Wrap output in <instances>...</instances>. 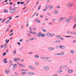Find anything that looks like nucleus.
I'll list each match as a JSON object with an SVG mask.
<instances>
[{"mask_svg": "<svg viewBox=\"0 0 76 76\" xmlns=\"http://www.w3.org/2000/svg\"><path fill=\"white\" fill-rule=\"evenodd\" d=\"M55 37H56V38H58V39H60L61 40H62L63 41H64V39L60 36L58 35L57 36V35H55Z\"/></svg>", "mask_w": 76, "mask_h": 76, "instance_id": "nucleus-1", "label": "nucleus"}, {"mask_svg": "<svg viewBox=\"0 0 76 76\" xmlns=\"http://www.w3.org/2000/svg\"><path fill=\"white\" fill-rule=\"evenodd\" d=\"M73 6V4H72L68 3L67 4V6L68 7H72Z\"/></svg>", "mask_w": 76, "mask_h": 76, "instance_id": "nucleus-2", "label": "nucleus"}, {"mask_svg": "<svg viewBox=\"0 0 76 76\" xmlns=\"http://www.w3.org/2000/svg\"><path fill=\"white\" fill-rule=\"evenodd\" d=\"M29 69H31V70H35V68L32 66L31 65H30L29 66Z\"/></svg>", "mask_w": 76, "mask_h": 76, "instance_id": "nucleus-3", "label": "nucleus"}, {"mask_svg": "<svg viewBox=\"0 0 76 76\" xmlns=\"http://www.w3.org/2000/svg\"><path fill=\"white\" fill-rule=\"evenodd\" d=\"M9 73H11V71H10V70H7L5 71V73L6 74L8 75V74H9Z\"/></svg>", "mask_w": 76, "mask_h": 76, "instance_id": "nucleus-4", "label": "nucleus"}, {"mask_svg": "<svg viewBox=\"0 0 76 76\" xmlns=\"http://www.w3.org/2000/svg\"><path fill=\"white\" fill-rule=\"evenodd\" d=\"M16 8H14L11 10L10 11V12L11 13H15V9Z\"/></svg>", "mask_w": 76, "mask_h": 76, "instance_id": "nucleus-5", "label": "nucleus"}, {"mask_svg": "<svg viewBox=\"0 0 76 76\" xmlns=\"http://www.w3.org/2000/svg\"><path fill=\"white\" fill-rule=\"evenodd\" d=\"M20 61V58H14V61H15V62H17V61Z\"/></svg>", "mask_w": 76, "mask_h": 76, "instance_id": "nucleus-6", "label": "nucleus"}, {"mask_svg": "<svg viewBox=\"0 0 76 76\" xmlns=\"http://www.w3.org/2000/svg\"><path fill=\"white\" fill-rule=\"evenodd\" d=\"M64 20V18L63 17H61L59 18L58 19V22H61L62 20Z\"/></svg>", "mask_w": 76, "mask_h": 76, "instance_id": "nucleus-7", "label": "nucleus"}, {"mask_svg": "<svg viewBox=\"0 0 76 76\" xmlns=\"http://www.w3.org/2000/svg\"><path fill=\"white\" fill-rule=\"evenodd\" d=\"M67 67V66L66 65L61 66V67H60V70H61V69H63V68H64Z\"/></svg>", "mask_w": 76, "mask_h": 76, "instance_id": "nucleus-8", "label": "nucleus"}, {"mask_svg": "<svg viewBox=\"0 0 76 76\" xmlns=\"http://www.w3.org/2000/svg\"><path fill=\"white\" fill-rule=\"evenodd\" d=\"M44 69H45V70H49V68L48 66H45L43 68Z\"/></svg>", "mask_w": 76, "mask_h": 76, "instance_id": "nucleus-9", "label": "nucleus"}, {"mask_svg": "<svg viewBox=\"0 0 76 76\" xmlns=\"http://www.w3.org/2000/svg\"><path fill=\"white\" fill-rule=\"evenodd\" d=\"M42 36V33H39L37 35V36L39 37H41Z\"/></svg>", "mask_w": 76, "mask_h": 76, "instance_id": "nucleus-10", "label": "nucleus"}, {"mask_svg": "<svg viewBox=\"0 0 76 76\" xmlns=\"http://www.w3.org/2000/svg\"><path fill=\"white\" fill-rule=\"evenodd\" d=\"M19 67H25V65H23L21 64H19Z\"/></svg>", "mask_w": 76, "mask_h": 76, "instance_id": "nucleus-11", "label": "nucleus"}, {"mask_svg": "<svg viewBox=\"0 0 76 76\" xmlns=\"http://www.w3.org/2000/svg\"><path fill=\"white\" fill-rule=\"evenodd\" d=\"M69 22L70 19H67L65 21V23H69Z\"/></svg>", "mask_w": 76, "mask_h": 76, "instance_id": "nucleus-12", "label": "nucleus"}, {"mask_svg": "<svg viewBox=\"0 0 76 76\" xmlns=\"http://www.w3.org/2000/svg\"><path fill=\"white\" fill-rule=\"evenodd\" d=\"M59 48H61V49H64V48H66V46H59Z\"/></svg>", "mask_w": 76, "mask_h": 76, "instance_id": "nucleus-13", "label": "nucleus"}, {"mask_svg": "<svg viewBox=\"0 0 76 76\" xmlns=\"http://www.w3.org/2000/svg\"><path fill=\"white\" fill-rule=\"evenodd\" d=\"M28 75H35V74L33 72H29L28 73Z\"/></svg>", "mask_w": 76, "mask_h": 76, "instance_id": "nucleus-14", "label": "nucleus"}, {"mask_svg": "<svg viewBox=\"0 0 76 76\" xmlns=\"http://www.w3.org/2000/svg\"><path fill=\"white\" fill-rule=\"evenodd\" d=\"M49 7V5L48 4H46L45 5V8L46 9H48V8Z\"/></svg>", "mask_w": 76, "mask_h": 76, "instance_id": "nucleus-15", "label": "nucleus"}, {"mask_svg": "<svg viewBox=\"0 0 76 76\" xmlns=\"http://www.w3.org/2000/svg\"><path fill=\"white\" fill-rule=\"evenodd\" d=\"M34 57L36 58H38L39 57V56L38 55H36L34 56Z\"/></svg>", "mask_w": 76, "mask_h": 76, "instance_id": "nucleus-16", "label": "nucleus"}, {"mask_svg": "<svg viewBox=\"0 0 76 76\" xmlns=\"http://www.w3.org/2000/svg\"><path fill=\"white\" fill-rule=\"evenodd\" d=\"M7 60V59L6 58H5L4 59V63H7V61L6 60Z\"/></svg>", "mask_w": 76, "mask_h": 76, "instance_id": "nucleus-17", "label": "nucleus"}, {"mask_svg": "<svg viewBox=\"0 0 76 76\" xmlns=\"http://www.w3.org/2000/svg\"><path fill=\"white\" fill-rule=\"evenodd\" d=\"M35 64L36 66H37L39 65V64L37 62H35Z\"/></svg>", "mask_w": 76, "mask_h": 76, "instance_id": "nucleus-18", "label": "nucleus"}, {"mask_svg": "<svg viewBox=\"0 0 76 76\" xmlns=\"http://www.w3.org/2000/svg\"><path fill=\"white\" fill-rule=\"evenodd\" d=\"M17 65L16 64H15L13 66V68H15V67H16H16H17Z\"/></svg>", "mask_w": 76, "mask_h": 76, "instance_id": "nucleus-19", "label": "nucleus"}, {"mask_svg": "<svg viewBox=\"0 0 76 76\" xmlns=\"http://www.w3.org/2000/svg\"><path fill=\"white\" fill-rule=\"evenodd\" d=\"M73 72V70H69L68 71V73H72V72Z\"/></svg>", "mask_w": 76, "mask_h": 76, "instance_id": "nucleus-20", "label": "nucleus"}, {"mask_svg": "<svg viewBox=\"0 0 76 76\" xmlns=\"http://www.w3.org/2000/svg\"><path fill=\"white\" fill-rule=\"evenodd\" d=\"M40 59H45V58H44V57L42 56H41L40 57Z\"/></svg>", "mask_w": 76, "mask_h": 76, "instance_id": "nucleus-21", "label": "nucleus"}, {"mask_svg": "<svg viewBox=\"0 0 76 76\" xmlns=\"http://www.w3.org/2000/svg\"><path fill=\"white\" fill-rule=\"evenodd\" d=\"M4 48H5V49H6V48H7V44L5 43V44H4Z\"/></svg>", "mask_w": 76, "mask_h": 76, "instance_id": "nucleus-22", "label": "nucleus"}, {"mask_svg": "<svg viewBox=\"0 0 76 76\" xmlns=\"http://www.w3.org/2000/svg\"><path fill=\"white\" fill-rule=\"evenodd\" d=\"M61 72H63V71L61 70H58V73H61Z\"/></svg>", "mask_w": 76, "mask_h": 76, "instance_id": "nucleus-23", "label": "nucleus"}, {"mask_svg": "<svg viewBox=\"0 0 76 76\" xmlns=\"http://www.w3.org/2000/svg\"><path fill=\"white\" fill-rule=\"evenodd\" d=\"M56 42H57V43H59V44H60V43L61 42V40H57Z\"/></svg>", "mask_w": 76, "mask_h": 76, "instance_id": "nucleus-24", "label": "nucleus"}, {"mask_svg": "<svg viewBox=\"0 0 76 76\" xmlns=\"http://www.w3.org/2000/svg\"><path fill=\"white\" fill-rule=\"evenodd\" d=\"M66 33L67 34H72V32L70 31H67L66 32Z\"/></svg>", "mask_w": 76, "mask_h": 76, "instance_id": "nucleus-25", "label": "nucleus"}, {"mask_svg": "<svg viewBox=\"0 0 76 76\" xmlns=\"http://www.w3.org/2000/svg\"><path fill=\"white\" fill-rule=\"evenodd\" d=\"M53 13L54 14H57V13H58V10H55L54 11Z\"/></svg>", "mask_w": 76, "mask_h": 76, "instance_id": "nucleus-26", "label": "nucleus"}, {"mask_svg": "<svg viewBox=\"0 0 76 76\" xmlns=\"http://www.w3.org/2000/svg\"><path fill=\"white\" fill-rule=\"evenodd\" d=\"M46 35L47 36H50V35H51V34L49 33H46Z\"/></svg>", "mask_w": 76, "mask_h": 76, "instance_id": "nucleus-27", "label": "nucleus"}, {"mask_svg": "<svg viewBox=\"0 0 76 76\" xmlns=\"http://www.w3.org/2000/svg\"><path fill=\"white\" fill-rule=\"evenodd\" d=\"M21 75H26L27 74L26 72H22L21 73Z\"/></svg>", "mask_w": 76, "mask_h": 76, "instance_id": "nucleus-28", "label": "nucleus"}, {"mask_svg": "<svg viewBox=\"0 0 76 76\" xmlns=\"http://www.w3.org/2000/svg\"><path fill=\"white\" fill-rule=\"evenodd\" d=\"M33 34L34 35H36L37 34V33L36 32H33Z\"/></svg>", "mask_w": 76, "mask_h": 76, "instance_id": "nucleus-29", "label": "nucleus"}, {"mask_svg": "<svg viewBox=\"0 0 76 76\" xmlns=\"http://www.w3.org/2000/svg\"><path fill=\"white\" fill-rule=\"evenodd\" d=\"M21 71V72H23V71H25V72H26V71H27V70H28L26 69V70H24L23 69H21L20 70Z\"/></svg>", "mask_w": 76, "mask_h": 76, "instance_id": "nucleus-30", "label": "nucleus"}, {"mask_svg": "<svg viewBox=\"0 0 76 76\" xmlns=\"http://www.w3.org/2000/svg\"><path fill=\"white\" fill-rule=\"evenodd\" d=\"M64 52H62L61 53H60V55L61 56H63V55H64Z\"/></svg>", "mask_w": 76, "mask_h": 76, "instance_id": "nucleus-31", "label": "nucleus"}, {"mask_svg": "<svg viewBox=\"0 0 76 76\" xmlns=\"http://www.w3.org/2000/svg\"><path fill=\"white\" fill-rule=\"evenodd\" d=\"M16 53V50H14V52H13V54H15Z\"/></svg>", "mask_w": 76, "mask_h": 76, "instance_id": "nucleus-32", "label": "nucleus"}, {"mask_svg": "<svg viewBox=\"0 0 76 76\" xmlns=\"http://www.w3.org/2000/svg\"><path fill=\"white\" fill-rule=\"evenodd\" d=\"M20 29H23L24 28V26L22 25L20 27Z\"/></svg>", "mask_w": 76, "mask_h": 76, "instance_id": "nucleus-33", "label": "nucleus"}, {"mask_svg": "<svg viewBox=\"0 0 76 76\" xmlns=\"http://www.w3.org/2000/svg\"><path fill=\"white\" fill-rule=\"evenodd\" d=\"M37 9H38V10H40V9H41V5L39 6L38 7Z\"/></svg>", "mask_w": 76, "mask_h": 76, "instance_id": "nucleus-34", "label": "nucleus"}, {"mask_svg": "<svg viewBox=\"0 0 76 76\" xmlns=\"http://www.w3.org/2000/svg\"><path fill=\"white\" fill-rule=\"evenodd\" d=\"M35 20H36L37 22H38V23H40V22H41L39 20H37V19Z\"/></svg>", "mask_w": 76, "mask_h": 76, "instance_id": "nucleus-35", "label": "nucleus"}, {"mask_svg": "<svg viewBox=\"0 0 76 76\" xmlns=\"http://www.w3.org/2000/svg\"><path fill=\"white\" fill-rule=\"evenodd\" d=\"M53 6H50L49 7V9H53Z\"/></svg>", "mask_w": 76, "mask_h": 76, "instance_id": "nucleus-36", "label": "nucleus"}, {"mask_svg": "<svg viewBox=\"0 0 76 76\" xmlns=\"http://www.w3.org/2000/svg\"><path fill=\"white\" fill-rule=\"evenodd\" d=\"M73 16H70L69 17V20H72V19L73 18Z\"/></svg>", "mask_w": 76, "mask_h": 76, "instance_id": "nucleus-37", "label": "nucleus"}, {"mask_svg": "<svg viewBox=\"0 0 76 76\" xmlns=\"http://www.w3.org/2000/svg\"><path fill=\"white\" fill-rule=\"evenodd\" d=\"M0 47H1V48H4V45H1L0 46Z\"/></svg>", "mask_w": 76, "mask_h": 76, "instance_id": "nucleus-38", "label": "nucleus"}, {"mask_svg": "<svg viewBox=\"0 0 76 76\" xmlns=\"http://www.w3.org/2000/svg\"><path fill=\"white\" fill-rule=\"evenodd\" d=\"M48 49L49 50H50V51H51V49H52V48L51 47H49L48 48Z\"/></svg>", "mask_w": 76, "mask_h": 76, "instance_id": "nucleus-39", "label": "nucleus"}, {"mask_svg": "<svg viewBox=\"0 0 76 76\" xmlns=\"http://www.w3.org/2000/svg\"><path fill=\"white\" fill-rule=\"evenodd\" d=\"M72 34H73V35H76V33L75 32H73Z\"/></svg>", "mask_w": 76, "mask_h": 76, "instance_id": "nucleus-40", "label": "nucleus"}, {"mask_svg": "<svg viewBox=\"0 0 76 76\" xmlns=\"http://www.w3.org/2000/svg\"><path fill=\"white\" fill-rule=\"evenodd\" d=\"M49 58H50L48 57H45V60H48V59H49Z\"/></svg>", "mask_w": 76, "mask_h": 76, "instance_id": "nucleus-41", "label": "nucleus"}, {"mask_svg": "<svg viewBox=\"0 0 76 76\" xmlns=\"http://www.w3.org/2000/svg\"><path fill=\"white\" fill-rule=\"evenodd\" d=\"M41 37H45V34H42V36Z\"/></svg>", "mask_w": 76, "mask_h": 76, "instance_id": "nucleus-42", "label": "nucleus"}, {"mask_svg": "<svg viewBox=\"0 0 76 76\" xmlns=\"http://www.w3.org/2000/svg\"><path fill=\"white\" fill-rule=\"evenodd\" d=\"M51 37H54V34H50V35Z\"/></svg>", "mask_w": 76, "mask_h": 76, "instance_id": "nucleus-43", "label": "nucleus"}, {"mask_svg": "<svg viewBox=\"0 0 76 76\" xmlns=\"http://www.w3.org/2000/svg\"><path fill=\"white\" fill-rule=\"evenodd\" d=\"M70 52L71 53H72V54L74 53V51H73V50H72Z\"/></svg>", "mask_w": 76, "mask_h": 76, "instance_id": "nucleus-44", "label": "nucleus"}, {"mask_svg": "<svg viewBox=\"0 0 76 76\" xmlns=\"http://www.w3.org/2000/svg\"><path fill=\"white\" fill-rule=\"evenodd\" d=\"M8 12V10H6L4 11V12L5 13H7Z\"/></svg>", "mask_w": 76, "mask_h": 76, "instance_id": "nucleus-45", "label": "nucleus"}, {"mask_svg": "<svg viewBox=\"0 0 76 76\" xmlns=\"http://www.w3.org/2000/svg\"><path fill=\"white\" fill-rule=\"evenodd\" d=\"M65 37H67V38H70V37H71V36H65Z\"/></svg>", "mask_w": 76, "mask_h": 76, "instance_id": "nucleus-46", "label": "nucleus"}, {"mask_svg": "<svg viewBox=\"0 0 76 76\" xmlns=\"http://www.w3.org/2000/svg\"><path fill=\"white\" fill-rule=\"evenodd\" d=\"M23 39H20V40H19V41H20V42H22V41H23Z\"/></svg>", "mask_w": 76, "mask_h": 76, "instance_id": "nucleus-47", "label": "nucleus"}, {"mask_svg": "<svg viewBox=\"0 0 76 76\" xmlns=\"http://www.w3.org/2000/svg\"><path fill=\"white\" fill-rule=\"evenodd\" d=\"M9 20H8L6 22V23H9Z\"/></svg>", "mask_w": 76, "mask_h": 76, "instance_id": "nucleus-48", "label": "nucleus"}, {"mask_svg": "<svg viewBox=\"0 0 76 76\" xmlns=\"http://www.w3.org/2000/svg\"><path fill=\"white\" fill-rule=\"evenodd\" d=\"M15 75H16V76H18V74L16 72H15Z\"/></svg>", "mask_w": 76, "mask_h": 76, "instance_id": "nucleus-49", "label": "nucleus"}, {"mask_svg": "<svg viewBox=\"0 0 76 76\" xmlns=\"http://www.w3.org/2000/svg\"><path fill=\"white\" fill-rule=\"evenodd\" d=\"M12 63V61L11 60H10L9 62L10 64Z\"/></svg>", "mask_w": 76, "mask_h": 76, "instance_id": "nucleus-50", "label": "nucleus"}, {"mask_svg": "<svg viewBox=\"0 0 76 76\" xmlns=\"http://www.w3.org/2000/svg\"><path fill=\"white\" fill-rule=\"evenodd\" d=\"M5 55H6V53H3V56H5Z\"/></svg>", "mask_w": 76, "mask_h": 76, "instance_id": "nucleus-51", "label": "nucleus"}, {"mask_svg": "<svg viewBox=\"0 0 76 76\" xmlns=\"http://www.w3.org/2000/svg\"><path fill=\"white\" fill-rule=\"evenodd\" d=\"M56 8H57V9H60V6H57L56 7Z\"/></svg>", "mask_w": 76, "mask_h": 76, "instance_id": "nucleus-52", "label": "nucleus"}, {"mask_svg": "<svg viewBox=\"0 0 76 76\" xmlns=\"http://www.w3.org/2000/svg\"><path fill=\"white\" fill-rule=\"evenodd\" d=\"M76 22V18L74 19V22L75 23Z\"/></svg>", "mask_w": 76, "mask_h": 76, "instance_id": "nucleus-53", "label": "nucleus"}, {"mask_svg": "<svg viewBox=\"0 0 76 76\" xmlns=\"http://www.w3.org/2000/svg\"><path fill=\"white\" fill-rule=\"evenodd\" d=\"M17 44H18V45H20V43L19 42H18L17 43Z\"/></svg>", "mask_w": 76, "mask_h": 76, "instance_id": "nucleus-54", "label": "nucleus"}, {"mask_svg": "<svg viewBox=\"0 0 76 76\" xmlns=\"http://www.w3.org/2000/svg\"><path fill=\"white\" fill-rule=\"evenodd\" d=\"M42 24L43 25H45V23L44 22H43L42 23Z\"/></svg>", "mask_w": 76, "mask_h": 76, "instance_id": "nucleus-55", "label": "nucleus"}, {"mask_svg": "<svg viewBox=\"0 0 76 76\" xmlns=\"http://www.w3.org/2000/svg\"><path fill=\"white\" fill-rule=\"evenodd\" d=\"M33 53V52H30L28 53L29 54H32Z\"/></svg>", "mask_w": 76, "mask_h": 76, "instance_id": "nucleus-56", "label": "nucleus"}, {"mask_svg": "<svg viewBox=\"0 0 76 76\" xmlns=\"http://www.w3.org/2000/svg\"><path fill=\"white\" fill-rule=\"evenodd\" d=\"M20 4H23V3H25L24 2H20Z\"/></svg>", "mask_w": 76, "mask_h": 76, "instance_id": "nucleus-57", "label": "nucleus"}, {"mask_svg": "<svg viewBox=\"0 0 76 76\" xmlns=\"http://www.w3.org/2000/svg\"><path fill=\"white\" fill-rule=\"evenodd\" d=\"M27 35H28V36H29V37H31V35H30V34H27Z\"/></svg>", "mask_w": 76, "mask_h": 76, "instance_id": "nucleus-58", "label": "nucleus"}, {"mask_svg": "<svg viewBox=\"0 0 76 76\" xmlns=\"http://www.w3.org/2000/svg\"><path fill=\"white\" fill-rule=\"evenodd\" d=\"M55 50V49L53 48H52L51 50Z\"/></svg>", "mask_w": 76, "mask_h": 76, "instance_id": "nucleus-59", "label": "nucleus"}, {"mask_svg": "<svg viewBox=\"0 0 76 76\" xmlns=\"http://www.w3.org/2000/svg\"><path fill=\"white\" fill-rule=\"evenodd\" d=\"M29 32L30 33V34H33V32H32V31H30Z\"/></svg>", "mask_w": 76, "mask_h": 76, "instance_id": "nucleus-60", "label": "nucleus"}, {"mask_svg": "<svg viewBox=\"0 0 76 76\" xmlns=\"http://www.w3.org/2000/svg\"><path fill=\"white\" fill-rule=\"evenodd\" d=\"M48 62H51L52 61L51 60H49L48 61Z\"/></svg>", "mask_w": 76, "mask_h": 76, "instance_id": "nucleus-61", "label": "nucleus"}, {"mask_svg": "<svg viewBox=\"0 0 76 76\" xmlns=\"http://www.w3.org/2000/svg\"><path fill=\"white\" fill-rule=\"evenodd\" d=\"M21 61L22 62H23V61H24V60H23V59H21Z\"/></svg>", "mask_w": 76, "mask_h": 76, "instance_id": "nucleus-62", "label": "nucleus"}, {"mask_svg": "<svg viewBox=\"0 0 76 76\" xmlns=\"http://www.w3.org/2000/svg\"><path fill=\"white\" fill-rule=\"evenodd\" d=\"M48 16H51V14L49 13L48 14Z\"/></svg>", "mask_w": 76, "mask_h": 76, "instance_id": "nucleus-63", "label": "nucleus"}, {"mask_svg": "<svg viewBox=\"0 0 76 76\" xmlns=\"http://www.w3.org/2000/svg\"><path fill=\"white\" fill-rule=\"evenodd\" d=\"M17 4H20V2L18 1L17 2Z\"/></svg>", "mask_w": 76, "mask_h": 76, "instance_id": "nucleus-64", "label": "nucleus"}]
</instances>
